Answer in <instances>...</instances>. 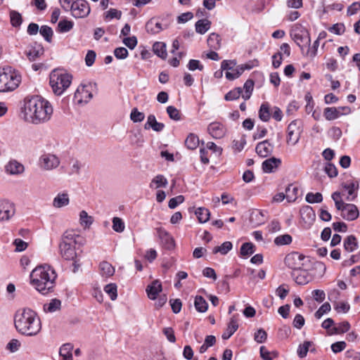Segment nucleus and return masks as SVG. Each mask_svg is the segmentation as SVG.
<instances>
[{
    "label": "nucleus",
    "mask_w": 360,
    "mask_h": 360,
    "mask_svg": "<svg viewBox=\"0 0 360 360\" xmlns=\"http://www.w3.org/2000/svg\"><path fill=\"white\" fill-rule=\"evenodd\" d=\"M53 109L50 102L40 96L26 97L22 109L25 121L34 124L49 122L52 117Z\"/></svg>",
    "instance_id": "nucleus-1"
},
{
    "label": "nucleus",
    "mask_w": 360,
    "mask_h": 360,
    "mask_svg": "<svg viewBox=\"0 0 360 360\" xmlns=\"http://www.w3.org/2000/svg\"><path fill=\"white\" fill-rule=\"evenodd\" d=\"M14 324L18 333L27 336L37 335L41 329L40 318L30 308L20 309L15 312Z\"/></svg>",
    "instance_id": "nucleus-2"
},
{
    "label": "nucleus",
    "mask_w": 360,
    "mask_h": 360,
    "mask_svg": "<svg viewBox=\"0 0 360 360\" xmlns=\"http://www.w3.org/2000/svg\"><path fill=\"white\" fill-rule=\"evenodd\" d=\"M57 274L51 266L40 265L34 268L30 274L31 285L42 295L53 291Z\"/></svg>",
    "instance_id": "nucleus-3"
},
{
    "label": "nucleus",
    "mask_w": 360,
    "mask_h": 360,
    "mask_svg": "<svg viewBox=\"0 0 360 360\" xmlns=\"http://www.w3.org/2000/svg\"><path fill=\"white\" fill-rule=\"evenodd\" d=\"M81 236L74 230L66 231L60 243V252L63 258L66 260L75 261L77 257L75 244L80 243Z\"/></svg>",
    "instance_id": "nucleus-4"
},
{
    "label": "nucleus",
    "mask_w": 360,
    "mask_h": 360,
    "mask_svg": "<svg viewBox=\"0 0 360 360\" xmlns=\"http://www.w3.org/2000/svg\"><path fill=\"white\" fill-rule=\"evenodd\" d=\"M20 82V75L11 67L0 68V93L14 91Z\"/></svg>",
    "instance_id": "nucleus-5"
},
{
    "label": "nucleus",
    "mask_w": 360,
    "mask_h": 360,
    "mask_svg": "<svg viewBox=\"0 0 360 360\" xmlns=\"http://www.w3.org/2000/svg\"><path fill=\"white\" fill-rule=\"evenodd\" d=\"M72 76L63 70L56 69L49 76V83L53 93L58 96L61 95L70 85Z\"/></svg>",
    "instance_id": "nucleus-6"
},
{
    "label": "nucleus",
    "mask_w": 360,
    "mask_h": 360,
    "mask_svg": "<svg viewBox=\"0 0 360 360\" xmlns=\"http://www.w3.org/2000/svg\"><path fill=\"white\" fill-rule=\"evenodd\" d=\"M222 70H226L225 73L226 78L229 80H233L238 78L245 69H250L248 65H237L234 60H224L221 63Z\"/></svg>",
    "instance_id": "nucleus-7"
},
{
    "label": "nucleus",
    "mask_w": 360,
    "mask_h": 360,
    "mask_svg": "<svg viewBox=\"0 0 360 360\" xmlns=\"http://www.w3.org/2000/svg\"><path fill=\"white\" fill-rule=\"evenodd\" d=\"M302 131V121L298 119L292 121L287 127V143L291 146L296 145L300 139Z\"/></svg>",
    "instance_id": "nucleus-8"
},
{
    "label": "nucleus",
    "mask_w": 360,
    "mask_h": 360,
    "mask_svg": "<svg viewBox=\"0 0 360 360\" xmlns=\"http://www.w3.org/2000/svg\"><path fill=\"white\" fill-rule=\"evenodd\" d=\"M72 15L75 18H82L86 17L90 13L89 3L85 0L75 1L69 8Z\"/></svg>",
    "instance_id": "nucleus-9"
},
{
    "label": "nucleus",
    "mask_w": 360,
    "mask_h": 360,
    "mask_svg": "<svg viewBox=\"0 0 360 360\" xmlns=\"http://www.w3.org/2000/svg\"><path fill=\"white\" fill-rule=\"evenodd\" d=\"M290 35L302 51H303L304 46H309L311 38L307 30L302 28L295 30L291 32Z\"/></svg>",
    "instance_id": "nucleus-10"
},
{
    "label": "nucleus",
    "mask_w": 360,
    "mask_h": 360,
    "mask_svg": "<svg viewBox=\"0 0 360 360\" xmlns=\"http://www.w3.org/2000/svg\"><path fill=\"white\" fill-rule=\"evenodd\" d=\"M15 213V205L11 201L0 199V222L10 220Z\"/></svg>",
    "instance_id": "nucleus-11"
},
{
    "label": "nucleus",
    "mask_w": 360,
    "mask_h": 360,
    "mask_svg": "<svg viewBox=\"0 0 360 360\" xmlns=\"http://www.w3.org/2000/svg\"><path fill=\"white\" fill-rule=\"evenodd\" d=\"M60 165L59 158L51 153L42 155L39 160V167L44 170H52L57 168Z\"/></svg>",
    "instance_id": "nucleus-12"
},
{
    "label": "nucleus",
    "mask_w": 360,
    "mask_h": 360,
    "mask_svg": "<svg viewBox=\"0 0 360 360\" xmlns=\"http://www.w3.org/2000/svg\"><path fill=\"white\" fill-rule=\"evenodd\" d=\"M91 86L87 85H81L76 90L74 99L78 104L87 103L93 97L91 91Z\"/></svg>",
    "instance_id": "nucleus-13"
},
{
    "label": "nucleus",
    "mask_w": 360,
    "mask_h": 360,
    "mask_svg": "<svg viewBox=\"0 0 360 360\" xmlns=\"http://www.w3.org/2000/svg\"><path fill=\"white\" fill-rule=\"evenodd\" d=\"M158 236L161 245L167 250H172L175 247L174 238L163 228L157 229Z\"/></svg>",
    "instance_id": "nucleus-14"
},
{
    "label": "nucleus",
    "mask_w": 360,
    "mask_h": 360,
    "mask_svg": "<svg viewBox=\"0 0 360 360\" xmlns=\"http://www.w3.org/2000/svg\"><path fill=\"white\" fill-rule=\"evenodd\" d=\"M304 259L303 255L298 252H292L286 255L284 262L286 266L292 269H300L302 266V260Z\"/></svg>",
    "instance_id": "nucleus-15"
},
{
    "label": "nucleus",
    "mask_w": 360,
    "mask_h": 360,
    "mask_svg": "<svg viewBox=\"0 0 360 360\" xmlns=\"http://www.w3.org/2000/svg\"><path fill=\"white\" fill-rule=\"evenodd\" d=\"M44 53L43 46L37 43H34L27 47L25 54L30 61H34Z\"/></svg>",
    "instance_id": "nucleus-16"
},
{
    "label": "nucleus",
    "mask_w": 360,
    "mask_h": 360,
    "mask_svg": "<svg viewBox=\"0 0 360 360\" xmlns=\"http://www.w3.org/2000/svg\"><path fill=\"white\" fill-rule=\"evenodd\" d=\"M341 215L346 220L353 221L359 217V212L355 205L347 204L343 208Z\"/></svg>",
    "instance_id": "nucleus-17"
},
{
    "label": "nucleus",
    "mask_w": 360,
    "mask_h": 360,
    "mask_svg": "<svg viewBox=\"0 0 360 360\" xmlns=\"http://www.w3.org/2000/svg\"><path fill=\"white\" fill-rule=\"evenodd\" d=\"M207 131L214 139H221L224 137L226 134V129L224 126L217 122L210 124L207 127Z\"/></svg>",
    "instance_id": "nucleus-18"
},
{
    "label": "nucleus",
    "mask_w": 360,
    "mask_h": 360,
    "mask_svg": "<svg viewBox=\"0 0 360 360\" xmlns=\"http://www.w3.org/2000/svg\"><path fill=\"white\" fill-rule=\"evenodd\" d=\"M25 171V167L23 165L20 163L15 160H10L6 165H5V172L7 174H11V175H18L23 173Z\"/></svg>",
    "instance_id": "nucleus-19"
},
{
    "label": "nucleus",
    "mask_w": 360,
    "mask_h": 360,
    "mask_svg": "<svg viewBox=\"0 0 360 360\" xmlns=\"http://www.w3.org/2000/svg\"><path fill=\"white\" fill-rule=\"evenodd\" d=\"M165 128V124L162 122H158L154 115H149L147 117V121L144 124L145 129H152L153 131L160 132Z\"/></svg>",
    "instance_id": "nucleus-20"
},
{
    "label": "nucleus",
    "mask_w": 360,
    "mask_h": 360,
    "mask_svg": "<svg viewBox=\"0 0 360 360\" xmlns=\"http://www.w3.org/2000/svg\"><path fill=\"white\" fill-rule=\"evenodd\" d=\"M162 290L161 282L159 280H155L150 285H148L146 292L149 299L155 300Z\"/></svg>",
    "instance_id": "nucleus-21"
},
{
    "label": "nucleus",
    "mask_w": 360,
    "mask_h": 360,
    "mask_svg": "<svg viewBox=\"0 0 360 360\" xmlns=\"http://www.w3.org/2000/svg\"><path fill=\"white\" fill-rule=\"evenodd\" d=\"M273 148V146L268 141H264L257 145L256 152L260 157L266 158L271 155Z\"/></svg>",
    "instance_id": "nucleus-22"
},
{
    "label": "nucleus",
    "mask_w": 360,
    "mask_h": 360,
    "mask_svg": "<svg viewBox=\"0 0 360 360\" xmlns=\"http://www.w3.org/2000/svg\"><path fill=\"white\" fill-rule=\"evenodd\" d=\"M281 164V160L279 158H271L266 159L262 162V169L265 173H271L278 168Z\"/></svg>",
    "instance_id": "nucleus-23"
},
{
    "label": "nucleus",
    "mask_w": 360,
    "mask_h": 360,
    "mask_svg": "<svg viewBox=\"0 0 360 360\" xmlns=\"http://www.w3.org/2000/svg\"><path fill=\"white\" fill-rule=\"evenodd\" d=\"M238 323L237 317L234 315L231 318L226 331L222 334V338L224 340L229 339L238 330Z\"/></svg>",
    "instance_id": "nucleus-24"
},
{
    "label": "nucleus",
    "mask_w": 360,
    "mask_h": 360,
    "mask_svg": "<svg viewBox=\"0 0 360 360\" xmlns=\"http://www.w3.org/2000/svg\"><path fill=\"white\" fill-rule=\"evenodd\" d=\"M343 188L348 193V195L346 198L347 200H348V201L354 200L357 195L356 191L359 189V182L358 181H352L350 183L345 184L343 185Z\"/></svg>",
    "instance_id": "nucleus-25"
},
{
    "label": "nucleus",
    "mask_w": 360,
    "mask_h": 360,
    "mask_svg": "<svg viewBox=\"0 0 360 360\" xmlns=\"http://www.w3.org/2000/svg\"><path fill=\"white\" fill-rule=\"evenodd\" d=\"M300 212L302 220L305 223L310 224L314 220L315 213L310 206L306 205L302 207Z\"/></svg>",
    "instance_id": "nucleus-26"
},
{
    "label": "nucleus",
    "mask_w": 360,
    "mask_h": 360,
    "mask_svg": "<svg viewBox=\"0 0 360 360\" xmlns=\"http://www.w3.org/2000/svg\"><path fill=\"white\" fill-rule=\"evenodd\" d=\"M70 202L69 195L67 193H58L53 200V206L56 208H60L66 206Z\"/></svg>",
    "instance_id": "nucleus-27"
},
{
    "label": "nucleus",
    "mask_w": 360,
    "mask_h": 360,
    "mask_svg": "<svg viewBox=\"0 0 360 360\" xmlns=\"http://www.w3.org/2000/svg\"><path fill=\"white\" fill-rule=\"evenodd\" d=\"M100 274L102 276L108 278L115 273L114 267L108 262L103 261L99 264Z\"/></svg>",
    "instance_id": "nucleus-28"
},
{
    "label": "nucleus",
    "mask_w": 360,
    "mask_h": 360,
    "mask_svg": "<svg viewBox=\"0 0 360 360\" xmlns=\"http://www.w3.org/2000/svg\"><path fill=\"white\" fill-rule=\"evenodd\" d=\"M211 21L208 19H201L198 20L195 22V31L197 33L200 34H204L206 33L210 28Z\"/></svg>",
    "instance_id": "nucleus-29"
},
{
    "label": "nucleus",
    "mask_w": 360,
    "mask_h": 360,
    "mask_svg": "<svg viewBox=\"0 0 360 360\" xmlns=\"http://www.w3.org/2000/svg\"><path fill=\"white\" fill-rule=\"evenodd\" d=\"M168 184L167 179L162 174L155 176L150 183V188L158 189L160 187H166Z\"/></svg>",
    "instance_id": "nucleus-30"
},
{
    "label": "nucleus",
    "mask_w": 360,
    "mask_h": 360,
    "mask_svg": "<svg viewBox=\"0 0 360 360\" xmlns=\"http://www.w3.org/2000/svg\"><path fill=\"white\" fill-rule=\"evenodd\" d=\"M271 111L270 105L267 102L263 103L259 110V117L263 122H268L271 117Z\"/></svg>",
    "instance_id": "nucleus-31"
},
{
    "label": "nucleus",
    "mask_w": 360,
    "mask_h": 360,
    "mask_svg": "<svg viewBox=\"0 0 360 360\" xmlns=\"http://www.w3.org/2000/svg\"><path fill=\"white\" fill-rule=\"evenodd\" d=\"M146 30L148 33L155 34L164 30L162 24L159 22H156L153 19L148 21L146 25Z\"/></svg>",
    "instance_id": "nucleus-32"
},
{
    "label": "nucleus",
    "mask_w": 360,
    "mask_h": 360,
    "mask_svg": "<svg viewBox=\"0 0 360 360\" xmlns=\"http://www.w3.org/2000/svg\"><path fill=\"white\" fill-rule=\"evenodd\" d=\"M341 111L335 107H328L324 109L323 115L327 120L331 121L342 115Z\"/></svg>",
    "instance_id": "nucleus-33"
},
{
    "label": "nucleus",
    "mask_w": 360,
    "mask_h": 360,
    "mask_svg": "<svg viewBox=\"0 0 360 360\" xmlns=\"http://www.w3.org/2000/svg\"><path fill=\"white\" fill-rule=\"evenodd\" d=\"M358 248L356 238L354 236L350 235L344 240V248L349 252H354Z\"/></svg>",
    "instance_id": "nucleus-34"
},
{
    "label": "nucleus",
    "mask_w": 360,
    "mask_h": 360,
    "mask_svg": "<svg viewBox=\"0 0 360 360\" xmlns=\"http://www.w3.org/2000/svg\"><path fill=\"white\" fill-rule=\"evenodd\" d=\"M221 40L219 34L212 32L208 37L207 44L211 49L218 50L221 47Z\"/></svg>",
    "instance_id": "nucleus-35"
},
{
    "label": "nucleus",
    "mask_w": 360,
    "mask_h": 360,
    "mask_svg": "<svg viewBox=\"0 0 360 360\" xmlns=\"http://www.w3.org/2000/svg\"><path fill=\"white\" fill-rule=\"evenodd\" d=\"M72 349L73 345L70 343H66L61 346L59 354L63 358V360H71V358H72Z\"/></svg>",
    "instance_id": "nucleus-36"
},
{
    "label": "nucleus",
    "mask_w": 360,
    "mask_h": 360,
    "mask_svg": "<svg viewBox=\"0 0 360 360\" xmlns=\"http://www.w3.org/2000/svg\"><path fill=\"white\" fill-rule=\"evenodd\" d=\"M153 51L158 57L165 59L167 57L166 44L164 42L157 41L153 46Z\"/></svg>",
    "instance_id": "nucleus-37"
},
{
    "label": "nucleus",
    "mask_w": 360,
    "mask_h": 360,
    "mask_svg": "<svg viewBox=\"0 0 360 360\" xmlns=\"http://www.w3.org/2000/svg\"><path fill=\"white\" fill-rule=\"evenodd\" d=\"M299 194V188L294 185H289L285 189V197L288 202L296 200Z\"/></svg>",
    "instance_id": "nucleus-38"
},
{
    "label": "nucleus",
    "mask_w": 360,
    "mask_h": 360,
    "mask_svg": "<svg viewBox=\"0 0 360 360\" xmlns=\"http://www.w3.org/2000/svg\"><path fill=\"white\" fill-rule=\"evenodd\" d=\"M195 214L200 223H205L210 219V212L205 207H198L195 210Z\"/></svg>",
    "instance_id": "nucleus-39"
},
{
    "label": "nucleus",
    "mask_w": 360,
    "mask_h": 360,
    "mask_svg": "<svg viewBox=\"0 0 360 360\" xmlns=\"http://www.w3.org/2000/svg\"><path fill=\"white\" fill-rule=\"evenodd\" d=\"M94 221V219L91 216H89L88 213L82 210L79 213V223L84 229L89 228Z\"/></svg>",
    "instance_id": "nucleus-40"
},
{
    "label": "nucleus",
    "mask_w": 360,
    "mask_h": 360,
    "mask_svg": "<svg viewBox=\"0 0 360 360\" xmlns=\"http://www.w3.org/2000/svg\"><path fill=\"white\" fill-rule=\"evenodd\" d=\"M185 145L190 150L197 148L199 145L198 136L194 134H190L185 141Z\"/></svg>",
    "instance_id": "nucleus-41"
},
{
    "label": "nucleus",
    "mask_w": 360,
    "mask_h": 360,
    "mask_svg": "<svg viewBox=\"0 0 360 360\" xmlns=\"http://www.w3.org/2000/svg\"><path fill=\"white\" fill-rule=\"evenodd\" d=\"M194 305L196 310L203 313L207 310L208 304L202 296H196L195 298Z\"/></svg>",
    "instance_id": "nucleus-42"
},
{
    "label": "nucleus",
    "mask_w": 360,
    "mask_h": 360,
    "mask_svg": "<svg viewBox=\"0 0 360 360\" xmlns=\"http://www.w3.org/2000/svg\"><path fill=\"white\" fill-rule=\"evenodd\" d=\"M61 302L58 299H53L48 304L44 305V309L46 312H55L60 309Z\"/></svg>",
    "instance_id": "nucleus-43"
},
{
    "label": "nucleus",
    "mask_w": 360,
    "mask_h": 360,
    "mask_svg": "<svg viewBox=\"0 0 360 360\" xmlns=\"http://www.w3.org/2000/svg\"><path fill=\"white\" fill-rule=\"evenodd\" d=\"M312 345L313 342L311 341H304L302 344L300 345L297 351L299 357H305Z\"/></svg>",
    "instance_id": "nucleus-44"
},
{
    "label": "nucleus",
    "mask_w": 360,
    "mask_h": 360,
    "mask_svg": "<svg viewBox=\"0 0 360 360\" xmlns=\"http://www.w3.org/2000/svg\"><path fill=\"white\" fill-rule=\"evenodd\" d=\"M232 247L233 245L231 242L226 241L221 245L214 247L212 252L214 254L219 252L221 255H226L232 249Z\"/></svg>",
    "instance_id": "nucleus-45"
},
{
    "label": "nucleus",
    "mask_w": 360,
    "mask_h": 360,
    "mask_svg": "<svg viewBox=\"0 0 360 360\" xmlns=\"http://www.w3.org/2000/svg\"><path fill=\"white\" fill-rule=\"evenodd\" d=\"M73 22L68 20H60L58 24V32L60 33L68 32L73 27Z\"/></svg>",
    "instance_id": "nucleus-46"
},
{
    "label": "nucleus",
    "mask_w": 360,
    "mask_h": 360,
    "mask_svg": "<svg viewBox=\"0 0 360 360\" xmlns=\"http://www.w3.org/2000/svg\"><path fill=\"white\" fill-rule=\"evenodd\" d=\"M350 325L347 321L340 323L337 326L332 328L330 334H341L349 330Z\"/></svg>",
    "instance_id": "nucleus-47"
},
{
    "label": "nucleus",
    "mask_w": 360,
    "mask_h": 360,
    "mask_svg": "<svg viewBox=\"0 0 360 360\" xmlns=\"http://www.w3.org/2000/svg\"><path fill=\"white\" fill-rule=\"evenodd\" d=\"M260 356L264 360H273L276 358L278 353L276 351L269 352L264 346H262L259 349Z\"/></svg>",
    "instance_id": "nucleus-48"
},
{
    "label": "nucleus",
    "mask_w": 360,
    "mask_h": 360,
    "mask_svg": "<svg viewBox=\"0 0 360 360\" xmlns=\"http://www.w3.org/2000/svg\"><path fill=\"white\" fill-rule=\"evenodd\" d=\"M292 238L289 234L281 235L275 238L274 243L276 245L281 246L289 245L292 243Z\"/></svg>",
    "instance_id": "nucleus-49"
},
{
    "label": "nucleus",
    "mask_w": 360,
    "mask_h": 360,
    "mask_svg": "<svg viewBox=\"0 0 360 360\" xmlns=\"http://www.w3.org/2000/svg\"><path fill=\"white\" fill-rule=\"evenodd\" d=\"M253 87H254V82L252 80L248 79L245 82L244 86H243V89H245V93L244 94L242 93V97L245 100H248L250 98L252 91L253 90Z\"/></svg>",
    "instance_id": "nucleus-50"
},
{
    "label": "nucleus",
    "mask_w": 360,
    "mask_h": 360,
    "mask_svg": "<svg viewBox=\"0 0 360 360\" xmlns=\"http://www.w3.org/2000/svg\"><path fill=\"white\" fill-rule=\"evenodd\" d=\"M255 245L252 243H245L240 248V255L244 257L251 255L255 252Z\"/></svg>",
    "instance_id": "nucleus-51"
},
{
    "label": "nucleus",
    "mask_w": 360,
    "mask_h": 360,
    "mask_svg": "<svg viewBox=\"0 0 360 360\" xmlns=\"http://www.w3.org/2000/svg\"><path fill=\"white\" fill-rule=\"evenodd\" d=\"M104 291L110 296L112 300H115L117 297V285L115 283H110L105 286Z\"/></svg>",
    "instance_id": "nucleus-52"
},
{
    "label": "nucleus",
    "mask_w": 360,
    "mask_h": 360,
    "mask_svg": "<svg viewBox=\"0 0 360 360\" xmlns=\"http://www.w3.org/2000/svg\"><path fill=\"white\" fill-rule=\"evenodd\" d=\"M243 89L240 87L236 88L225 95V99L226 101H233L238 99L240 95H242Z\"/></svg>",
    "instance_id": "nucleus-53"
},
{
    "label": "nucleus",
    "mask_w": 360,
    "mask_h": 360,
    "mask_svg": "<svg viewBox=\"0 0 360 360\" xmlns=\"http://www.w3.org/2000/svg\"><path fill=\"white\" fill-rule=\"evenodd\" d=\"M323 200V196L321 193H308L306 195V201L309 203H318Z\"/></svg>",
    "instance_id": "nucleus-54"
},
{
    "label": "nucleus",
    "mask_w": 360,
    "mask_h": 360,
    "mask_svg": "<svg viewBox=\"0 0 360 360\" xmlns=\"http://www.w3.org/2000/svg\"><path fill=\"white\" fill-rule=\"evenodd\" d=\"M167 112L170 119L175 121H179L181 120L180 112L176 108L172 105H169L167 108Z\"/></svg>",
    "instance_id": "nucleus-55"
},
{
    "label": "nucleus",
    "mask_w": 360,
    "mask_h": 360,
    "mask_svg": "<svg viewBox=\"0 0 360 360\" xmlns=\"http://www.w3.org/2000/svg\"><path fill=\"white\" fill-rule=\"evenodd\" d=\"M330 309H331L330 304L328 302H325L315 312L314 316L317 319H319L323 316V314L329 312L330 311Z\"/></svg>",
    "instance_id": "nucleus-56"
},
{
    "label": "nucleus",
    "mask_w": 360,
    "mask_h": 360,
    "mask_svg": "<svg viewBox=\"0 0 360 360\" xmlns=\"http://www.w3.org/2000/svg\"><path fill=\"white\" fill-rule=\"evenodd\" d=\"M124 223L122 219L119 217H114L112 219V229L117 233H122L124 230Z\"/></svg>",
    "instance_id": "nucleus-57"
},
{
    "label": "nucleus",
    "mask_w": 360,
    "mask_h": 360,
    "mask_svg": "<svg viewBox=\"0 0 360 360\" xmlns=\"http://www.w3.org/2000/svg\"><path fill=\"white\" fill-rule=\"evenodd\" d=\"M130 118L134 122H141L145 118V115L143 112H139L137 108H133L131 114Z\"/></svg>",
    "instance_id": "nucleus-58"
},
{
    "label": "nucleus",
    "mask_w": 360,
    "mask_h": 360,
    "mask_svg": "<svg viewBox=\"0 0 360 360\" xmlns=\"http://www.w3.org/2000/svg\"><path fill=\"white\" fill-rule=\"evenodd\" d=\"M325 172L330 178H333L338 176V169L335 165L328 162L324 167Z\"/></svg>",
    "instance_id": "nucleus-59"
},
{
    "label": "nucleus",
    "mask_w": 360,
    "mask_h": 360,
    "mask_svg": "<svg viewBox=\"0 0 360 360\" xmlns=\"http://www.w3.org/2000/svg\"><path fill=\"white\" fill-rule=\"evenodd\" d=\"M39 32L47 41L50 42L51 41L53 30L50 27L47 25H43L41 27Z\"/></svg>",
    "instance_id": "nucleus-60"
},
{
    "label": "nucleus",
    "mask_w": 360,
    "mask_h": 360,
    "mask_svg": "<svg viewBox=\"0 0 360 360\" xmlns=\"http://www.w3.org/2000/svg\"><path fill=\"white\" fill-rule=\"evenodd\" d=\"M11 22L14 27H18L22 23V17L20 14L16 11H11L10 13Z\"/></svg>",
    "instance_id": "nucleus-61"
},
{
    "label": "nucleus",
    "mask_w": 360,
    "mask_h": 360,
    "mask_svg": "<svg viewBox=\"0 0 360 360\" xmlns=\"http://www.w3.org/2000/svg\"><path fill=\"white\" fill-rule=\"evenodd\" d=\"M122 16V11L115 8H110L105 13V19L112 20L116 18L120 19Z\"/></svg>",
    "instance_id": "nucleus-62"
},
{
    "label": "nucleus",
    "mask_w": 360,
    "mask_h": 360,
    "mask_svg": "<svg viewBox=\"0 0 360 360\" xmlns=\"http://www.w3.org/2000/svg\"><path fill=\"white\" fill-rule=\"evenodd\" d=\"M266 338L267 334L266 331L262 328L257 330V331L255 333L254 339L258 343L264 342L266 340Z\"/></svg>",
    "instance_id": "nucleus-63"
},
{
    "label": "nucleus",
    "mask_w": 360,
    "mask_h": 360,
    "mask_svg": "<svg viewBox=\"0 0 360 360\" xmlns=\"http://www.w3.org/2000/svg\"><path fill=\"white\" fill-rule=\"evenodd\" d=\"M295 281L299 285H305L309 282L307 273L300 271L295 278Z\"/></svg>",
    "instance_id": "nucleus-64"
}]
</instances>
